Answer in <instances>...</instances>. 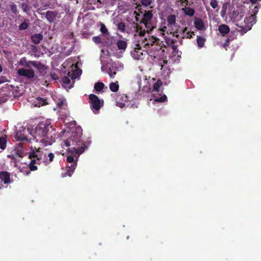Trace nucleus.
I'll return each instance as SVG.
<instances>
[{
    "instance_id": "nucleus-1",
    "label": "nucleus",
    "mask_w": 261,
    "mask_h": 261,
    "mask_svg": "<svg viewBox=\"0 0 261 261\" xmlns=\"http://www.w3.org/2000/svg\"><path fill=\"white\" fill-rule=\"evenodd\" d=\"M48 121H42L35 126H28L27 132L32 137L34 143H40L50 145L55 141V133Z\"/></svg>"
},
{
    "instance_id": "nucleus-2",
    "label": "nucleus",
    "mask_w": 261,
    "mask_h": 261,
    "mask_svg": "<svg viewBox=\"0 0 261 261\" xmlns=\"http://www.w3.org/2000/svg\"><path fill=\"white\" fill-rule=\"evenodd\" d=\"M244 16V11L241 8H232L229 10V18L238 27L237 30L241 35L250 30L252 25L256 22L254 16L250 15L248 17H246L243 20Z\"/></svg>"
},
{
    "instance_id": "nucleus-3",
    "label": "nucleus",
    "mask_w": 261,
    "mask_h": 261,
    "mask_svg": "<svg viewBox=\"0 0 261 261\" xmlns=\"http://www.w3.org/2000/svg\"><path fill=\"white\" fill-rule=\"evenodd\" d=\"M30 148L31 151L29 156L36 159L38 164L44 163L47 165L53 161L54 154L49 152L46 149L41 147H37L36 145H31Z\"/></svg>"
},
{
    "instance_id": "nucleus-4",
    "label": "nucleus",
    "mask_w": 261,
    "mask_h": 261,
    "mask_svg": "<svg viewBox=\"0 0 261 261\" xmlns=\"http://www.w3.org/2000/svg\"><path fill=\"white\" fill-rule=\"evenodd\" d=\"M84 149L85 148L83 147L75 148V147L68 149L69 154L67 156L66 161L71 165L68 166V169L65 173H62V177L67 175L71 176L72 175L76 168L79 157L84 152Z\"/></svg>"
},
{
    "instance_id": "nucleus-5",
    "label": "nucleus",
    "mask_w": 261,
    "mask_h": 261,
    "mask_svg": "<svg viewBox=\"0 0 261 261\" xmlns=\"http://www.w3.org/2000/svg\"><path fill=\"white\" fill-rule=\"evenodd\" d=\"M111 41H112L111 45L108 46L113 51L114 56L117 58H121L127 47L126 39L120 35L119 38L117 39H115L113 37V39Z\"/></svg>"
},
{
    "instance_id": "nucleus-6",
    "label": "nucleus",
    "mask_w": 261,
    "mask_h": 261,
    "mask_svg": "<svg viewBox=\"0 0 261 261\" xmlns=\"http://www.w3.org/2000/svg\"><path fill=\"white\" fill-rule=\"evenodd\" d=\"M123 69V65L119 62H113L112 61H101V69L102 71L108 73L111 77L113 78L117 71H119Z\"/></svg>"
},
{
    "instance_id": "nucleus-7",
    "label": "nucleus",
    "mask_w": 261,
    "mask_h": 261,
    "mask_svg": "<svg viewBox=\"0 0 261 261\" xmlns=\"http://www.w3.org/2000/svg\"><path fill=\"white\" fill-rule=\"evenodd\" d=\"M114 23L117 26V29L122 33H132L134 34L135 36L141 35L144 33L142 27L134 22L130 24V27H128L127 28H126L125 24L123 22L120 21L116 23L115 21Z\"/></svg>"
},
{
    "instance_id": "nucleus-8",
    "label": "nucleus",
    "mask_w": 261,
    "mask_h": 261,
    "mask_svg": "<svg viewBox=\"0 0 261 261\" xmlns=\"http://www.w3.org/2000/svg\"><path fill=\"white\" fill-rule=\"evenodd\" d=\"M141 24H143L145 27L144 29L142 28L144 33L142 35L144 34L145 31L147 32H151L156 28V22L153 20V15L150 11L144 12L141 21Z\"/></svg>"
},
{
    "instance_id": "nucleus-9",
    "label": "nucleus",
    "mask_w": 261,
    "mask_h": 261,
    "mask_svg": "<svg viewBox=\"0 0 261 261\" xmlns=\"http://www.w3.org/2000/svg\"><path fill=\"white\" fill-rule=\"evenodd\" d=\"M161 79L158 80L156 82L154 83L152 86L151 93L153 97V103L155 102H164L167 100L166 95H162V90H161L160 87L162 85L163 81Z\"/></svg>"
},
{
    "instance_id": "nucleus-10",
    "label": "nucleus",
    "mask_w": 261,
    "mask_h": 261,
    "mask_svg": "<svg viewBox=\"0 0 261 261\" xmlns=\"http://www.w3.org/2000/svg\"><path fill=\"white\" fill-rule=\"evenodd\" d=\"M82 128L81 127H78L75 130H73L70 137L65 140L63 142L62 145L67 147L74 145H80L82 144Z\"/></svg>"
},
{
    "instance_id": "nucleus-11",
    "label": "nucleus",
    "mask_w": 261,
    "mask_h": 261,
    "mask_svg": "<svg viewBox=\"0 0 261 261\" xmlns=\"http://www.w3.org/2000/svg\"><path fill=\"white\" fill-rule=\"evenodd\" d=\"M150 33L147 32L145 31L143 35H138L141 38V43L140 44L145 47L149 46L150 45H154V46H160V39L155 36L151 35L150 34Z\"/></svg>"
},
{
    "instance_id": "nucleus-12",
    "label": "nucleus",
    "mask_w": 261,
    "mask_h": 261,
    "mask_svg": "<svg viewBox=\"0 0 261 261\" xmlns=\"http://www.w3.org/2000/svg\"><path fill=\"white\" fill-rule=\"evenodd\" d=\"M89 98L91 110L94 114H98L99 110L103 106V99H100L96 95L93 94L89 95Z\"/></svg>"
},
{
    "instance_id": "nucleus-13",
    "label": "nucleus",
    "mask_w": 261,
    "mask_h": 261,
    "mask_svg": "<svg viewBox=\"0 0 261 261\" xmlns=\"http://www.w3.org/2000/svg\"><path fill=\"white\" fill-rule=\"evenodd\" d=\"M128 97L123 94H120L116 99V106L120 108L125 107L135 108L137 107V104L135 102L132 103L128 99Z\"/></svg>"
},
{
    "instance_id": "nucleus-14",
    "label": "nucleus",
    "mask_w": 261,
    "mask_h": 261,
    "mask_svg": "<svg viewBox=\"0 0 261 261\" xmlns=\"http://www.w3.org/2000/svg\"><path fill=\"white\" fill-rule=\"evenodd\" d=\"M141 46L140 43L137 44L130 53L132 57L135 60H142L146 56V51L141 49Z\"/></svg>"
},
{
    "instance_id": "nucleus-15",
    "label": "nucleus",
    "mask_w": 261,
    "mask_h": 261,
    "mask_svg": "<svg viewBox=\"0 0 261 261\" xmlns=\"http://www.w3.org/2000/svg\"><path fill=\"white\" fill-rule=\"evenodd\" d=\"M19 64L23 66L24 67H34L38 70H45V66L41 64L39 62L36 61H27L25 58H21L19 62Z\"/></svg>"
},
{
    "instance_id": "nucleus-16",
    "label": "nucleus",
    "mask_w": 261,
    "mask_h": 261,
    "mask_svg": "<svg viewBox=\"0 0 261 261\" xmlns=\"http://www.w3.org/2000/svg\"><path fill=\"white\" fill-rule=\"evenodd\" d=\"M28 128H25L23 127H20L18 130H17L15 135V139L19 141H27L31 143H34V141H33V139H28L27 137V134H29L27 132Z\"/></svg>"
},
{
    "instance_id": "nucleus-17",
    "label": "nucleus",
    "mask_w": 261,
    "mask_h": 261,
    "mask_svg": "<svg viewBox=\"0 0 261 261\" xmlns=\"http://www.w3.org/2000/svg\"><path fill=\"white\" fill-rule=\"evenodd\" d=\"M161 51L160 46H154L151 50L146 51L148 60L150 62L155 61L156 60L159 59Z\"/></svg>"
},
{
    "instance_id": "nucleus-18",
    "label": "nucleus",
    "mask_w": 261,
    "mask_h": 261,
    "mask_svg": "<svg viewBox=\"0 0 261 261\" xmlns=\"http://www.w3.org/2000/svg\"><path fill=\"white\" fill-rule=\"evenodd\" d=\"M164 63L165 64L164 65H162V67L161 68V79L163 81V83L165 85H167L169 83V75L171 73L170 68L166 65L167 62H165V61H163Z\"/></svg>"
},
{
    "instance_id": "nucleus-19",
    "label": "nucleus",
    "mask_w": 261,
    "mask_h": 261,
    "mask_svg": "<svg viewBox=\"0 0 261 261\" xmlns=\"http://www.w3.org/2000/svg\"><path fill=\"white\" fill-rule=\"evenodd\" d=\"M58 108L60 109L59 112L60 113V117L63 119L62 116H67L68 112L66 110L67 104L66 100L63 97H61L59 99L58 101H56Z\"/></svg>"
},
{
    "instance_id": "nucleus-20",
    "label": "nucleus",
    "mask_w": 261,
    "mask_h": 261,
    "mask_svg": "<svg viewBox=\"0 0 261 261\" xmlns=\"http://www.w3.org/2000/svg\"><path fill=\"white\" fill-rule=\"evenodd\" d=\"M17 74L20 76H24L28 79L34 77L35 72L31 67H23L17 69Z\"/></svg>"
},
{
    "instance_id": "nucleus-21",
    "label": "nucleus",
    "mask_w": 261,
    "mask_h": 261,
    "mask_svg": "<svg viewBox=\"0 0 261 261\" xmlns=\"http://www.w3.org/2000/svg\"><path fill=\"white\" fill-rule=\"evenodd\" d=\"M100 30L101 33L102 34V36H103L104 37L106 38V39L108 40V41H105V44L107 45V46L111 45L112 41H111V40L113 39V37L110 35V33L107 28L103 23L100 24Z\"/></svg>"
},
{
    "instance_id": "nucleus-22",
    "label": "nucleus",
    "mask_w": 261,
    "mask_h": 261,
    "mask_svg": "<svg viewBox=\"0 0 261 261\" xmlns=\"http://www.w3.org/2000/svg\"><path fill=\"white\" fill-rule=\"evenodd\" d=\"M10 182L9 174L6 171L0 172V189L3 187L2 183L5 184Z\"/></svg>"
},
{
    "instance_id": "nucleus-23",
    "label": "nucleus",
    "mask_w": 261,
    "mask_h": 261,
    "mask_svg": "<svg viewBox=\"0 0 261 261\" xmlns=\"http://www.w3.org/2000/svg\"><path fill=\"white\" fill-rule=\"evenodd\" d=\"M194 25L199 31L205 30L206 27L203 20L201 18H197L194 21Z\"/></svg>"
},
{
    "instance_id": "nucleus-24",
    "label": "nucleus",
    "mask_w": 261,
    "mask_h": 261,
    "mask_svg": "<svg viewBox=\"0 0 261 261\" xmlns=\"http://www.w3.org/2000/svg\"><path fill=\"white\" fill-rule=\"evenodd\" d=\"M14 153L13 154V155H17L19 157H23L24 155V151L23 145L21 143L18 144L15 147L14 150Z\"/></svg>"
},
{
    "instance_id": "nucleus-25",
    "label": "nucleus",
    "mask_w": 261,
    "mask_h": 261,
    "mask_svg": "<svg viewBox=\"0 0 261 261\" xmlns=\"http://www.w3.org/2000/svg\"><path fill=\"white\" fill-rule=\"evenodd\" d=\"M167 26L169 28H173L176 26V16L175 15H169L167 17Z\"/></svg>"
},
{
    "instance_id": "nucleus-26",
    "label": "nucleus",
    "mask_w": 261,
    "mask_h": 261,
    "mask_svg": "<svg viewBox=\"0 0 261 261\" xmlns=\"http://www.w3.org/2000/svg\"><path fill=\"white\" fill-rule=\"evenodd\" d=\"M73 82L71 83V80L68 76L62 78V85L66 89H70L73 87Z\"/></svg>"
},
{
    "instance_id": "nucleus-27",
    "label": "nucleus",
    "mask_w": 261,
    "mask_h": 261,
    "mask_svg": "<svg viewBox=\"0 0 261 261\" xmlns=\"http://www.w3.org/2000/svg\"><path fill=\"white\" fill-rule=\"evenodd\" d=\"M182 38H191L193 35H194V32L188 31V28H185L183 30L179 32Z\"/></svg>"
},
{
    "instance_id": "nucleus-28",
    "label": "nucleus",
    "mask_w": 261,
    "mask_h": 261,
    "mask_svg": "<svg viewBox=\"0 0 261 261\" xmlns=\"http://www.w3.org/2000/svg\"><path fill=\"white\" fill-rule=\"evenodd\" d=\"M57 15V13L54 11H48L46 13V18L49 22L52 23L54 22Z\"/></svg>"
},
{
    "instance_id": "nucleus-29",
    "label": "nucleus",
    "mask_w": 261,
    "mask_h": 261,
    "mask_svg": "<svg viewBox=\"0 0 261 261\" xmlns=\"http://www.w3.org/2000/svg\"><path fill=\"white\" fill-rule=\"evenodd\" d=\"M43 37L40 33L35 34L31 36V40L34 43L37 44L43 39Z\"/></svg>"
},
{
    "instance_id": "nucleus-30",
    "label": "nucleus",
    "mask_w": 261,
    "mask_h": 261,
    "mask_svg": "<svg viewBox=\"0 0 261 261\" xmlns=\"http://www.w3.org/2000/svg\"><path fill=\"white\" fill-rule=\"evenodd\" d=\"M218 30L223 36H224L229 33L230 29L226 24H221L219 25Z\"/></svg>"
},
{
    "instance_id": "nucleus-31",
    "label": "nucleus",
    "mask_w": 261,
    "mask_h": 261,
    "mask_svg": "<svg viewBox=\"0 0 261 261\" xmlns=\"http://www.w3.org/2000/svg\"><path fill=\"white\" fill-rule=\"evenodd\" d=\"M47 104L46 100L41 97H37L34 103L35 107H40Z\"/></svg>"
},
{
    "instance_id": "nucleus-32",
    "label": "nucleus",
    "mask_w": 261,
    "mask_h": 261,
    "mask_svg": "<svg viewBox=\"0 0 261 261\" xmlns=\"http://www.w3.org/2000/svg\"><path fill=\"white\" fill-rule=\"evenodd\" d=\"M92 40L94 43L96 44H99L103 42L105 43V41H108V40L106 39V38L104 37L103 36L93 37L92 38Z\"/></svg>"
},
{
    "instance_id": "nucleus-33",
    "label": "nucleus",
    "mask_w": 261,
    "mask_h": 261,
    "mask_svg": "<svg viewBox=\"0 0 261 261\" xmlns=\"http://www.w3.org/2000/svg\"><path fill=\"white\" fill-rule=\"evenodd\" d=\"M82 73L81 70H72V73L70 75V72H68V76L71 77V79L73 80L77 78Z\"/></svg>"
},
{
    "instance_id": "nucleus-34",
    "label": "nucleus",
    "mask_w": 261,
    "mask_h": 261,
    "mask_svg": "<svg viewBox=\"0 0 261 261\" xmlns=\"http://www.w3.org/2000/svg\"><path fill=\"white\" fill-rule=\"evenodd\" d=\"M206 39L204 37L202 36H197V44L199 48H202L204 46Z\"/></svg>"
},
{
    "instance_id": "nucleus-35",
    "label": "nucleus",
    "mask_w": 261,
    "mask_h": 261,
    "mask_svg": "<svg viewBox=\"0 0 261 261\" xmlns=\"http://www.w3.org/2000/svg\"><path fill=\"white\" fill-rule=\"evenodd\" d=\"M109 88L111 91L113 92H116L118 91L119 88L118 82H112L110 84Z\"/></svg>"
},
{
    "instance_id": "nucleus-36",
    "label": "nucleus",
    "mask_w": 261,
    "mask_h": 261,
    "mask_svg": "<svg viewBox=\"0 0 261 261\" xmlns=\"http://www.w3.org/2000/svg\"><path fill=\"white\" fill-rule=\"evenodd\" d=\"M35 164H38L37 160L34 158L30 163L29 166L31 170L35 171L37 169V167L35 165Z\"/></svg>"
},
{
    "instance_id": "nucleus-37",
    "label": "nucleus",
    "mask_w": 261,
    "mask_h": 261,
    "mask_svg": "<svg viewBox=\"0 0 261 261\" xmlns=\"http://www.w3.org/2000/svg\"><path fill=\"white\" fill-rule=\"evenodd\" d=\"M7 139L6 137H0V148L4 150L6 147Z\"/></svg>"
},
{
    "instance_id": "nucleus-38",
    "label": "nucleus",
    "mask_w": 261,
    "mask_h": 261,
    "mask_svg": "<svg viewBox=\"0 0 261 261\" xmlns=\"http://www.w3.org/2000/svg\"><path fill=\"white\" fill-rule=\"evenodd\" d=\"M29 24V21L28 20H25L24 22L21 23L19 25V29L20 30H25L28 28Z\"/></svg>"
},
{
    "instance_id": "nucleus-39",
    "label": "nucleus",
    "mask_w": 261,
    "mask_h": 261,
    "mask_svg": "<svg viewBox=\"0 0 261 261\" xmlns=\"http://www.w3.org/2000/svg\"><path fill=\"white\" fill-rule=\"evenodd\" d=\"M21 8L22 9V10L26 13L29 12L31 9V7L27 3H22L21 5Z\"/></svg>"
},
{
    "instance_id": "nucleus-40",
    "label": "nucleus",
    "mask_w": 261,
    "mask_h": 261,
    "mask_svg": "<svg viewBox=\"0 0 261 261\" xmlns=\"http://www.w3.org/2000/svg\"><path fill=\"white\" fill-rule=\"evenodd\" d=\"M104 87L105 85L102 83H97L95 84L94 89L97 91H100Z\"/></svg>"
},
{
    "instance_id": "nucleus-41",
    "label": "nucleus",
    "mask_w": 261,
    "mask_h": 261,
    "mask_svg": "<svg viewBox=\"0 0 261 261\" xmlns=\"http://www.w3.org/2000/svg\"><path fill=\"white\" fill-rule=\"evenodd\" d=\"M194 10L192 8H187L185 10L186 14L190 16H193L194 14Z\"/></svg>"
},
{
    "instance_id": "nucleus-42",
    "label": "nucleus",
    "mask_w": 261,
    "mask_h": 261,
    "mask_svg": "<svg viewBox=\"0 0 261 261\" xmlns=\"http://www.w3.org/2000/svg\"><path fill=\"white\" fill-rule=\"evenodd\" d=\"M152 1V0H141V3L143 6L147 7L151 4Z\"/></svg>"
},
{
    "instance_id": "nucleus-43",
    "label": "nucleus",
    "mask_w": 261,
    "mask_h": 261,
    "mask_svg": "<svg viewBox=\"0 0 261 261\" xmlns=\"http://www.w3.org/2000/svg\"><path fill=\"white\" fill-rule=\"evenodd\" d=\"M10 10L14 14H17L18 13V10L17 6L15 4H13L10 5Z\"/></svg>"
},
{
    "instance_id": "nucleus-44",
    "label": "nucleus",
    "mask_w": 261,
    "mask_h": 261,
    "mask_svg": "<svg viewBox=\"0 0 261 261\" xmlns=\"http://www.w3.org/2000/svg\"><path fill=\"white\" fill-rule=\"evenodd\" d=\"M261 6V5H259L258 6H256L254 7V8L252 10V13H253V14H251V15H253L254 17H255L256 14L257 13L259 9L260 8ZM255 19H256V17H255ZM256 20V19H255Z\"/></svg>"
},
{
    "instance_id": "nucleus-45",
    "label": "nucleus",
    "mask_w": 261,
    "mask_h": 261,
    "mask_svg": "<svg viewBox=\"0 0 261 261\" xmlns=\"http://www.w3.org/2000/svg\"><path fill=\"white\" fill-rule=\"evenodd\" d=\"M210 5L213 9H216L218 6V2L217 0H211Z\"/></svg>"
},
{
    "instance_id": "nucleus-46",
    "label": "nucleus",
    "mask_w": 261,
    "mask_h": 261,
    "mask_svg": "<svg viewBox=\"0 0 261 261\" xmlns=\"http://www.w3.org/2000/svg\"><path fill=\"white\" fill-rule=\"evenodd\" d=\"M167 25H162L159 29L160 32H161V34L164 35V33L167 32V33H168V31H167Z\"/></svg>"
},
{
    "instance_id": "nucleus-47",
    "label": "nucleus",
    "mask_w": 261,
    "mask_h": 261,
    "mask_svg": "<svg viewBox=\"0 0 261 261\" xmlns=\"http://www.w3.org/2000/svg\"><path fill=\"white\" fill-rule=\"evenodd\" d=\"M51 78L54 80L58 79V76L56 73H51Z\"/></svg>"
},
{
    "instance_id": "nucleus-48",
    "label": "nucleus",
    "mask_w": 261,
    "mask_h": 261,
    "mask_svg": "<svg viewBox=\"0 0 261 261\" xmlns=\"http://www.w3.org/2000/svg\"><path fill=\"white\" fill-rule=\"evenodd\" d=\"M0 79L2 81L1 82H3V83L7 81V79L4 76H1Z\"/></svg>"
},
{
    "instance_id": "nucleus-49",
    "label": "nucleus",
    "mask_w": 261,
    "mask_h": 261,
    "mask_svg": "<svg viewBox=\"0 0 261 261\" xmlns=\"http://www.w3.org/2000/svg\"><path fill=\"white\" fill-rule=\"evenodd\" d=\"M250 1L252 4H255L259 2H260L261 0H250Z\"/></svg>"
},
{
    "instance_id": "nucleus-50",
    "label": "nucleus",
    "mask_w": 261,
    "mask_h": 261,
    "mask_svg": "<svg viewBox=\"0 0 261 261\" xmlns=\"http://www.w3.org/2000/svg\"><path fill=\"white\" fill-rule=\"evenodd\" d=\"M229 41V39H227L225 42L224 43V46L226 47L228 45V42Z\"/></svg>"
},
{
    "instance_id": "nucleus-51",
    "label": "nucleus",
    "mask_w": 261,
    "mask_h": 261,
    "mask_svg": "<svg viewBox=\"0 0 261 261\" xmlns=\"http://www.w3.org/2000/svg\"><path fill=\"white\" fill-rule=\"evenodd\" d=\"M170 33L172 34V32H170ZM173 36H175L176 37H178V36H179V34H178L177 32H173Z\"/></svg>"
},
{
    "instance_id": "nucleus-52",
    "label": "nucleus",
    "mask_w": 261,
    "mask_h": 261,
    "mask_svg": "<svg viewBox=\"0 0 261 261\" xmlns=\"http://www.w3.org/2000/svg\"><path fill=\"white\" fill-rule=\"evenodd\" d=\"M70 59H68L66 61V62H65L63 64L64 67H65L66 66H67V64L70 62Z\"/></svg>"
},
{
    "instance_id": "nucleus-53",
    "label": "nucleus",
    "mask_w": 261,
    "mask_h": 261,
    "mask_svg": "<svg viewBox=\"0 0 261 261\" xmlns=\"http://www.w3.org/2000/svg\"><path fill=\"white\" fill-rule=\"evenodd\" d=\"M134 98L136 99L139 98V96H138L137 94L135 95V96Z\"/></svg>"
},
{
    "instance_id": "nucleus-54",
    "label": "nucleus",
    "mask_w": 261,
    "mask_h": 261,
    "mask_svg": "<svg viewBox=\"0 0 261 261\" xmlns=\"http://www.w3.org/2000/svg\"><path fill=\"white\" fill-rule=\"evenodd\" d=\"M71 66V67H72L73 66H74V63H71V65H70Z\"/></svg>"
},
{
    "instance_id": "nucleus-55",
    "label": "nucleus",
    "mask_w": 261,
    "mask_h": 261,
    "mask_svg": "<svg viewBox=\"0 0 261 261\" xmlns=\"http://www.w3.org/2000/svg\"><path fill=\"white\" fill-rule=\"evenodd\" d=\"M2 71V67L0 66V72Z\"/></svg>"
}]
</instances>
